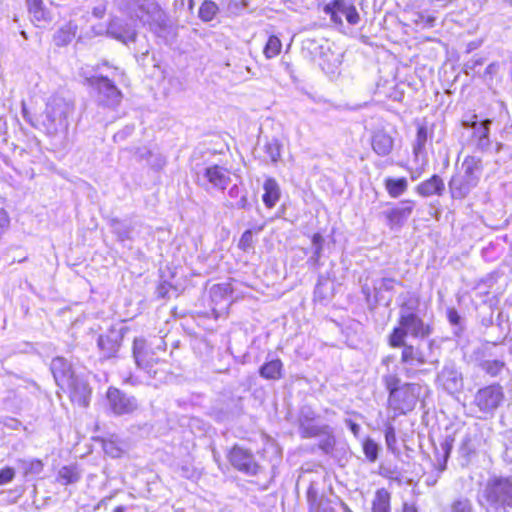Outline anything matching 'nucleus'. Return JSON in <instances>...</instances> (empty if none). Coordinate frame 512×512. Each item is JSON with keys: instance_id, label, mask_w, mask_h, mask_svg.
Wrapping results in <instances>:
<instances>
[{"instance_id": "bb28decb", "label": "nucleus", "mask_w": 512, "mask_h": 512, "mask_svg": "<svg viewBox=\"0 0 512 512\" xmlns=\"http://www.w3.org/2000/svg\"><path fill=\"white\" fill-rule=\"evenodd\" d=\"M81 479V471L76 464L64 465L56 473L55 481L63 486L73 485Z\"/></svg>"}, {"instance_id": "ddd939ff", "label": "nucleus", "mask_w": 512, "mask_h": 512, "mask_svg": "<svg viewBox=\"0 0 512 512\" xmlns=\"http://www.w3.org/2000/svg\"><path fill=\"white\" fill-rule=\"evenodd\" d=\"M231 170L219 164H212L204 169L207 183L214 189L224 191L231 182Z\"/></svg>"}, {"instance_id": "c85d7f7f", "label": "nucleus", "mask_w": 512, "mask_h": 512, "mask_svg": "<svg viewBox=\"0 0 512 512\" xmlns=\"http://www.w3.org/2000/svg\"><path fill=\"white\" fill-rule=\"evenodd\" d=\"M383 184L391 198H398L408 190V180L406 177H387L384 179Z\"/></svg>"}, {"instance_id": "393cba45", "label": "nucleus", "mask_w": 512, "mask_h": 512, "mask_svg": "<svg viewBox=\"0 0 512 512\" xmlns=\"http://www.w3.org/2000/svg\"><path fill=\"white\" fill-rule=\"evenodd\" d=\"M77 25L73 21L63 24L53 35V42L57 47L68 46L76 38Z\"/></svg>"}, {"instance_id": "79ce46f5", "label": "nucleus", "mask_w": 512, "mask_h": 512, "mask_svg": "<svg viewBox=\"0 0 512 512\" xmlns=\"http://www.w3.org/2000/svg\"><path fill=\"white\" fill-rule=\"evenodd\" d=\"M16 476V471L11 466H4L0 469V486L11 483Z\"/></svg>"}, {"instance_id": "ea45409f", "label": "nucleus", "mask_w": 512, "mask_h": 512, "mask_svg": "<svg viewBox=\"0 0 512 512\" xmlns=\"http://www.w3.org/2000/svg\"><path fill=\"white\" fill-rule=\"evenodd\" d=\"M311 241L315 246L313 257L315 262L318 263L323 251L324 238L320 233H314L311 237Z\"/></svg>"}, {"instance_id": "39448f33", "label": "nucleus", "mask_w": 512, "mask_h": 512, "mask_svg": "<svg viewBox=\"0 0 512 512\" xmlns=\"http://www.w3.org/2000/svg\"><path fill=\"white\" fill-rule=\"evenodd\" d=\"M32 125L48 135H55L68 128L67 112L65 106L60 102H48L43 113L36 123Z\"/></svg>"}, {"instance_id": "8fccbe9b", "label": "nucleus", "mask_w": 512, "mask_h": 512, "mask_svg": "<svg viewBox=\"0 0 512 512\" xmlns=\"http://www.w3.org/2000/svg\"><path fill=\"white\" fill-rule=\"evenodd\" d=\"M392 360H393V355H387V356H385V357H383V358H382L381 363H382V365H386V366H388V365H389V363H390Z\"/></svg>"}, {"instance_id": "6ab92c4d", "label": "nucleus", "mask_w": 512, "mask_h": 512, "mask_svg": "<svg viewBox=\"0 0 512 512\" xmlns=\"http://www.w3.org/2000/svg\"><path fill=\"white\" fill-rule=\"evenodd\" d=\"M401 354H400V362L406 366H423L427 364L426 355L420 350L419 347L414 346L412 344H408L406 340H404V345L400 346Z\"/></svg>"}, {"instance_id": "72a5a7b5", "label": "nucleus", "mask_w": 512, "mask_h": 512, "mask_svg": "<svg viewBox=\"0 0 512 512\" xmlns=\"http://www.w3.org/2000/svg\"><path fill=\"white\" fill-rule=\"evenodd\" d=\"M428 141V128L424 124H420L416 129V137L413 144V154L417 157L425 151Z\"/></svg>"}, {"instance_id": "2eb2a0df", "label": "nucleus", "mask_w": 512, "mask_h": 512, "mask_svg": "<svg viewBox=\"0 0 512 512\" xmlns=\"http://www.w3.org/2000/svg\"><path fill=\"white\" fill-rule=\"evenodd\" d=\"M415 202L411 199L401 201V207H393L385 213L390 229L402 227L414 211Z\"/></svg>"}, {"instance_id": "9b49d317", "label": "nucleus", "mask_w": 512, "mask_h": 512, "mask_svg": "<svg viewBox=\"0 0 512 512\" xmlns=\"http://www.w3.org/2000/svg\"><path fill=\"white\" fill-rule=\"evenodd\" d=\"M323 11L330 16L335 24H342L341 15H345L346 20L351 25H356L360 21V15L353 4H348L346 0H332L326 4Z\"/></svg>"}, {"instance_id": "c756f323", "label": "nucleus", "mask_w": 512, "mask_h": 512, "mask_svg": "<svg viewBox=\"0 0 512 512\" xmlns=\"http://www.w3.org/2000/svg\"><path fill=\"white\" fill-rule=\"evenodd\" d=\"M372 512H391V493L385 488L375 491L371 502Z\"/></svg>"}, {"instance_id": "423d86ee", "label": "nucleus", "mask_w": 512, "mask_h": 512, "mask_svg": "<svg viewBox=\"0 0 512 512\" xmlns=\"http://www.w3.org/2000/svg\"><path fill=\"white\" fill-rule=\"evenodd\" d=\"M505 394L499 383H491L479 388L473 399V405L484 415L493 413L503 404Z\"/></svg>"}, {"instance_id": "a878e982", "label": "nucleus", "mask_w": 512, "mask_h": 512, "mask_svg": "<svg viewBox=\"0 0 512 512\" xmlns=\"http://www.w3.org/2000/svg\"><path fill=\"white\" fill-rule=\"evenodd\" d=\"M474 131L471 138L475 141L476 148L480 151H485L490 146V120H485L479 123H473Z\"/></svg>"}, {"instance_id": "c9c22d12", "label": "nucleus", "mask_w": 512, "mask_h": 512, "mask_svg": "<svg viewBox=\"0 0 512 512\" xmlns=\"http://www.w3.org/2000/svg\"><path fill=\"white\" fill-rule=\"evenodd\" d=\"M362 449L367 460L370 462L376 461L378 458L379 447L373 439L369 437L365 438L362 442Z\"/></svg>"}, {"instance_id": "f257e3e1", "label": "nucleus", "mask_w": 512, "mask_h": 512, "mask_svg": "<svg viewBox=\"0 0 512 512\" xmlns=\"http://www.w3.org/2000/svg\"><path fill=\"white\" fill-rule=\"evenodd\" d=\"M387 391V408L394 416L413 411L421 399L422 385L417 382H402L399 375L388 373L382 378Z\"/></svg>"}, {"instance_id": "20e7f679", "label": "nucleus", "mask_w": 512, "mask_h": 512, "mask_svg": "<svg viewBox=\"0 0 512 512\" xmlns=\"http://www.w3.org/2000/svg\"><path fill=\"white\" fill-rule=\"evenodd\" d=\"M225 457L230 468L245 476L255 477L263 471L256 454L242 444L234 443L230 446L225 452Z\"/></svg>"}, {"instance_id": "473e14b6", "label": "nucleus", "mask_w": 512, "mask_h": 512, "mask_svg": "<svg viewBox=\"0 0 512 512\" xmlns=\"http://www.w3.org/2000/svg\"><path fill=\"white\" fill-rule=\"evenodd\" d=\"M219 13L218 5L212 0H204L198 11V16L203 22L214 20Z\"/></svg>"}, {"instance_id": "b1692460", "label": "nucleus", "mask_w": 512, "mask_h": 512, "mask_svg": "<svg viewBox=\"0 0 512 512\" xmlns=\"http://www.w3.org/2000/svg\"><path fill=\"white\" fill-rule=\"evenodd\" d=\"M263 189L262 201L264 206L268 209H272L281 197L279 184L276 179L268 177L263 183Z\"/></svg>"}, {"instance_id": "c03bdc74", "label": "nucleus", "mask_w": 512, "mask_h": 512, "mask_svg": "<svg viewBox=\"0 0 512 512\" xmlns=\"http://www.w3.org/2000/svg\"><path fill=\"white\" fill-rule=\"evenodd\" d=\"M385 441L386 445L390 450H394L396 444V432L392 425H388L385 428Z\"/></svg>"}, {"instance_id": "e433bc0d", "label": "nucleus", "mask_w": 512, "mask_h": 512, "mask_svg": "<svg viewBox=\"0 0 512 512\" xmlns=\"http://www.w3.org/2000/svg\"><path fill=\"white\" fill-rule=\"evenodd\" d=\"M10 224L11 219L6 209L5 202L0 200V240H2L4 235L9 231Z\"/></svg>"}, {"instance_id": "de8ad7c7", "label": "nucleus", "mask_w": 512, "mask_h": 512, "mask_svg": "<svg viewBox=\"0 0 512 512\" xmlns=\"http://www.w3.org/2000/svg\"><path fill=\"white\" fill-rule=\"evenodd\" d=\"M443 449H444L443 459L438 464L439 471H443L446 469V464H447V460H448V457L450 454L451 446L449 444H445Z\"/></svg>"}, {"instance_id": "58836bf2", "label": "nucleus", "mask_w": 512, "mask_h": 512, "mask_svg": "<svg viewBox=\"0 0 512 512\" xmlns=\"http://www.w3.org/2000/svg\"><path fill=\"white\" fill-rule=\"evenodd\" d=\"M175 286L168 281H160L155 288V294L158 299H167Z\"/></svg>"}, {"instance_id": "49530a36", "label": "nucleus", "mask_w": 512, "mask_h": 512, "mask_svg": "<svg viewBox=\"0 0 512 512\" xmlns=\"http://www.w3.org/2000/svg\"><path fill=\"white\" fill-rule=\"evenodd\" d=\"M447 318L452 325L460 324V315L458 311L454 308L448 309Z\"/></svg>"}, {"instance_id": "f03ea898", "label": "nucleus", "mask_w": 512, "mask_h": 512, "mask_svg": "<svg viewBox=\"0 0 512 512\" xmlns=\"http://www.w3.org/2000/svg\"><path fill=\"white\" fill-rule=\"evenodd\" d=\"M461 169L462 173L452 175L448 182L451 197L459 200L479 185L483 172L482 159L475 155H467L463 159Z\"/></svg>"}, {"instance_id": "412c9836", "label": "nucleus", "mask_w": 512, "mask_h": 512, "mask_svg": "<svg viewBox=\"0 0 512 512\" xmlns=\"http://www.w3.org/2000/svg\"><path fill=\"white\" fill-rule=\"evenodd\" d=\"M259 375L268 381H278L284 376V365L281 359L265 361L259 368Z\"/></svg>"}, {"instance_id": "a19ab883", "label": "nucleus", "mask_w": 512, "mask_h": 512, "mask_svg": "<svg viewBox=\"0 0 512 512\" xmlns=\"http://www.w3.org/2000/svg\"><path fill=\"white\" fill-rule=\"evenodd\" d=\"M43 467H44V464L41 459H38V458L31 459L27 463V466L24 468L23 475L28 476L31 474H38L43 470Z\"/></svg>"}, {"instance_id": "4468645a", "label": "nucleus", "mask_w": 512, "mask_h": 512, "mask_svg": "<svg viewBox=\"0 0 512 512\" xmlns=\"http://www.w3.org/2000/svg\"><path fill=\"white\" fill-rule=\"evenodd\" d=\"M50 369L56 384L61 389H64L66 385L77 379L72 366L64 357L57 356L53 358Z\"/></svg>"}, {"instance_id": "4c0bfd02", "label": "nucleus", "mask_w": 512, "mask_h": 512, "mask_svg": "<svg viewBox=\"0 0 512 512\" xmlns=\"http://www.w3.org/2000/svg\"><path fill=\"white\" fill-rule=\"evenodd\" d=\"M99 348L110 355L118 350V343L113 341L109 335H100L98 338Z\"/></svg>"}, {"instance_id": "cd10ccee", "label": "nucleus", "mask_w": 512, "mask_h": 512, "mask_svg": "<svg viewBox=\"0 0 512 512\" xmlns=\"http://www.w3.org/2000/svg\"><path fill=\"white\" fill-rule=\"evenodd\" d=\"M98 442L103 452L110 458H121L125 453L122 441L115 435L101 437L98 439Z\"/></svg>"}, {"instance_id": "5701e85b", "label": "nucleus", "mask_w": 512, "mask_h": 512, "mask_svg": "<svg viewBox=\"0 0 512 512\" xmlns=\"http://www.w3.org/2000/svg\"><path fill=\"white\" fill-rule=\"evenodd\" d=\"M309 512H335L329 499L319 496L317 490L310 486L306 491Z\"/></svg>"}, {"instance_id": "6e6552de", "label": "nucleus", "mask_w": 512, "mask_h": 512, "mask_svg": "<svg viewBox=\"0 0 512 512\" xmlns=\"http://www.w3.org/2000/svg\"><path fill=\"white\" fill-rule=\"evenodd\" d=\"M128 9L130 20L143 26L157 22L164 15L159 4L150 3L148 0H131Z\"/></svg>"}, {"instance_id": "864d4df0", "label": "nucleus", "mask_w": 512, "mask_h": 512, "mask_svg": "<svg viewBox=\"0 0 512 512\" xmlns=\"http://www.w3.org/2000/svg\"><path fill=\"white\" fill-rule=\"evenodd\" d=\"M341 506L344 508V510H345V511H347V512H351V511H350V509H349V507H348L345 503H343V502H342V503H341Z\"/></svg>"}, {"instance_id": "a211bd4d", "label": "nucleus", "mask_w": 512, "mask_h": 512, "mask_svg": "<svg viewBox=\"0 0 512 512\" xmlns=\"http://www.w3.org/2000/svg\"><path fill=\"white\" fill-rule=\"evenodd\" d=\"M394 147L393 137L384 129L375 131L371 136V148L381 157L388 156Z\"/></svg>"}, {"instance_id": "2f4dec72", "label": "nucleus", "mask_w": 512, "mask_h": 512, "mask_svg": "<svg viewBox=\"0 0 512 512\" xmlns=\"http://www.w3.org/2000/svg\"><path fill=\"white\" fill-rule=\"evenodd\" d=\"M282 52V41L275 35L268 36L267 41L263 47V55L266 59H273L279 56Z\"/></svg>"}, {"instance_id": "0eeeda50", "label": "nucleus", "mask_w": 512, "mask_h": 512, "mask_svg": "<svg viewBox=\"0 0 512 512\" xmlns=\"http://www.w3.org/2000/svg\"><path fill=\"white\" fill-rule=\"evenodd\" d=\"M105 400L109 412L114 416L131 415L138 410L137 399L115 386L107 388Z\"/></svg>"}, {"instance_id": "37998d69", "label": "nucleus", "mask_w": 512, "mask_h": 512, "mask_svg": "<svg viewBox=\"0 0 512 512\" xmlns=\"http://www.w3.org/2000/svg\"><path fill=\"white\" fill-rule=\"evenodd\" d=\"M472 507L468 499H457L450 505V512H471Z\"/></svg>"}, {"instance_id": "f704fd0d", "label": "nucleus", "mask_w": 512, "mask_h": 512, "mask_svg": "<svg viewBox=\"0 0 512 512\" xmlns=\"http://www.w3.org/2000/svg\"><path fill=\"white\" fill-rule=\"evenodd\" d=\"M282 144L278 139H272L264 145V152L272 163H277L281 158Z\"/></svg>"}, {"instance_id": "a18cd8bd", "label": "nucleus", "mask_w": 512, "mask_h": 512, "mask_svg": "<svg viewBox=\"0 0 512 512\" xmlns=\"http://www.w3.org/2000/svg\"><path fill=\"white\" fill-rule=\"evenodd\" d=\"M318 446L325 453H330L334 450L335 438L332 436H329L324 441H321Z\"/></svg>"}, {"instance_id": "1a4fd4ad", "label": "nucleus", "mask_w": 512, "mask_h": 512, "mask_svg": "<svg viewBox=\"0 0 512 512\" xmlns=\"http://www.w3.org/2000/svg\"><path fill=\"white\" fill-rule=\"evenodd\" d=\"M97 94L99 105L103 107H114L121 101L122 94L116 85L104 76H93L87 79Z\"/></svg>"}, {"instance_id": "f8f14e48", "label": "nucleus", "mask_w": 512, "mask_h": 512, "mask_svg": "<svg viewBox=\"0 0 512 512\" xmlns=\"http://www.w3.org/2000/svg\"><path fill=\"white\" fill-rule=\"evenodd\" d=\"M480 357L479 367L488 376L495 378L506 369V362L503 357H494L491 347H483L477 351Z\"/></svg>"}, {"instance_id": "7c9ffc66", "label": "nucleus", "mask_w": 512, "mask_h": 512, "mask_svg": "<svg viewBox=\"0 0 512 512\" xmlns=\"http://www.w3.org/2000/svg\"><path fill=\"white\" fill-rule=\"evenodd\" d=\"M263 228H264V225H260V226L249 228V229L245 230L241 234V236L238 240V243H237V247L239 248V250H241L242 252H245V253L253 251V249L255 247V243H256L255 236L259 232H261L263 230Z\"/></svg>"}, {"instance_id": "f3484780", "label": "nucleus", "mask_w": 512, "mask_h": 512, "mask_svg": "<svg viewBox=\"0 0 512 512\" xmlns=\"http://www.w3.org/2000/svg\"><path fill=\"white\" fill-rule=\"evenodd\" d=\"M445 190L444 180L438 175L433 174L429 178L420 182L416 188V193L424 198L431 196H441Z\"/></svg>"}, {"instance_id": "5fc2aeb1", "label": "nucleus", "mask_w": 512, "mask_h": 512, "mask_svg": "<svg viewBox=\"0 0 512 512\" xmlns=\"http://www.w3.org/2000/svg\"><path fill=\"white\" fill-rule=\"evenodd\" d=\"M194 6V0H189V8L192 9Z\"/></svg>"}, {"instance_id": "09e8293b", "label": "nucleus", "mask_w": 512, "mask_h": 512, "mask_svg": "<svg viewBox=\"0 0 512 512\" xmlns=\"http://www.w3.org/2000/svg\"><path fill=\"white\" fill-rule=\"evenodd\" d=\"M397 512H419L414 504L404 502Z\"/></svg>"}, {"instance_id": "603ef678", "label": "nucleus", "mask_w": 512, "mask_h": 512, "mask_svg": "<svg viewBox=\"0 0 512 512\" xmlns=\"http://www.w3.org/2000/svg\"><path fill=\"white\" fill-rule=\"evenodd\" d=\"M351 429H352V431H353V432H355V433H356V432H357L358 427H357V425H356L355 423H352V424H351Z\"/></svg>"}, {"instance_id": "7ed1b4c3", "label": "nucleus", "mask_w": 512, "mask_h": 512, "mask_svg": "<svg viewBox=\"0 0 512 512\" xmlns=\"http://www.w3.org/2000/svg\"><path fill=\"white\" fill-rule=\"evenodd\" d=\"M433 327L415 312L401 313L398 318V325L393 327L387 337L388 346L397 349L404 345L408 336L415 339L426 338L431 335Z\"/></svg>"}, {"instance_id": "4be33fe9", "label": "nucleus", "mask_w": 512, "mask_h": 512, "mask_svg": "<svg viewBox=\"0 0 512 512\" xmlns=\"http://www.w3.org/2000/svg\"><path fill=\"white\" fill-rule=\"evenodd\" d=\"M490 491L504 505L512 506V483L508 479H495L490 483Z\"/></svg>"}, {"instance_id": "dca6fc26", "label": "nucleus", "mask_w": 512, "mask_h": 512, "mask_svg": "<svg viewBox=\"0 0 512 512\" xmlns=\"http://www.w3.org/2000/svg\"><path fill=\"white\" fill-rule=\"evenodd\" d=\"M65 387L69 389L68 396L73 405L82 408H87L89 406L92 389L87 382L75 379Z\"/></svg>"}, {"instance_id": "9d476101", "label": "nucleus", "mask_w": 512, "mask_h": 512, "mask_svg": "<svg viewBox=\"0 0 512 512\" xmlns=\"http://www.w3.org/2000/svg\"><path fill=\"white\" fill-rule=\"evenodd\" d=\"M132 352L137 367L149 374L155 375L157 373L156 366L160 364L161 360L145 339L135 338L133 340Z\"/></svg>"}, {"instance_id": "3c124183", "label": "nucleus", "mask_w": 512, "mask_h": 512, "mask_svg": "<svg viewBox=\"0 0 512 512\" xmlns=\"http://www.w3.org/2000/svg\"><path fill=\"white\" fill-rule=\"evenodd\" d=\"M113 512H125V508L123 506H116Z\"/></svg>"}, {"instance_id": "aec40b11", "label": "nucleus", "mask_w": 512, "mask_h": 512, "mask_svg": "<svg viewBox=\"0 0 512 512\" xmlns=\"http://www.w3.org/2000/svg\"><path fill=\"white\" fill-rule=\"evenodd\" d=\"M27 11L31 16V22L38 26L40 23L49 22L51 13L45 6L44 0H25Z\"/></svg>"}]
</instances>
